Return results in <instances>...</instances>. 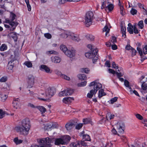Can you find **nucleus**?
<instances>
[{
	"instance_id": "obj_26",
	"label": "nucleus",
	"mask_w": 147,
	"mask_h": 147,
	"mask_svg": "<svg viewBox=\"0 0 147 147\" xmlns=\"http://www.w3.org/2000/svg\"><path fill=\"white\" fill-rule=\"evenodd\" d=\"M115 117L114 115L111 114L110 113H108L107 114L106 116L107 119L108 120L113 119Z\"/></svg>"
},
{
	"instance_id": "obj_53",
	"label": "nucleus",
	"mask_w": 147,
	"mask_h": 147,
	"mask_svg": "<svg viewBox=\"0 0 147 147\" xmlns=\"http://www.w3.org/2000/svg\"><path fill=\"white\" fill-rule=\"evenodd\" d=\"M115 74H116L118 78L123 76V74L121 73V72H118L116 71Z\"/></svg>"
},
{
	"instance_id": "obj_62",
	"label": "nucleus",
	"mask_w": 147,
	"mask_h": 147,
	"mask_svg": "<svg viewBox=\"0 0 147 147\" xmlns=\"http://www.w3.org/2000/svg\"><path fill=\"white\" fill-rule=\"evenodd\" d=\"M130 93L133 94L134 93L136 95L138 96H139V95L137 91L136 90H134V91H131Z\"/></svg>"
},
{
	"instance_id": "obj_14",
	"label": "nucleus",
	"mask_w": 147,
	"mask_h": 147,
	"mask_svg": "<svg viewBox=\"0 0 147 147\" xmlns=\"http://www.w3.org/2000/svg\"><path fill=\"white\" fill-rule=\"evenodd\" d=\"M68 36L69 37H70V38L73 40L76 41L77 42L80 40V39L78 35L69 31Z\"/></svg>"
},
{
	"instance_id": "obj_30",
	"label": "nucleus",
	"mask_w": 147,
	"mask_h": 147,
	"mask_svg": "<svg viewBox=\"0 0 147 147\" xmlns=\"http://www.w3.org/2000/svg\"><path fill=\"white\" fill-rule=\"evenodd\" d=\"M66 94L67 96L70 95L73 93L74 90L73 89L70 88L68 89L67 90H66Z\"/></svg>"
},
{
	"instance_id": "obj_16",
	"label": "nucleus",
	"mask_w": 147,
	"mask_h": 147,
	"mask_svg": "<svg viewBox=\"0 0 147 147\" xmlns=\"http://www.w3.org/2000/svg\"><path fill=\"white\" fill-rule=\"evenodd\" d=\"M80 136L83 137V139L85 141H90L91 139L90 136L87 134H84V131L80 133Z\"/></svg>"
},
{
	"instance_id": "obj_2",
	"label": "nucleus",
	"mask_w": 147,
	"mask_h": 147,
	"mask_svg": "<svg viewBox=\"0 0 147 147\" xmlns=\"http://www.w3.org/2000/svg\"><path fill=\"white\" fill-rule=\"evenodd\" d=\"M94 86V89L92 90L87 95V96L89 98H91L94 94H95L97 90L102 88V84L96 81H94L91 82L89 85V86Z\"/></svg>"
},
{
	"instance_id": "obj_12",
	"label": "nucleus",
	"mask_w": 147,
	"mask_h": 147,
	"mask_svg": "<svg viewBox=\"0 0 147 147\" xmlns=\"http://www.w3.org/2000/svg\"><path fill=\"white\" fill-rule=\"evenodd\" d=\"M117 129L120 133L123 134L124 132V124L122 122H118L116 124Z\"/></svg>"
},
{
	"instance_id": "obj_27",
	"label": "nucleus",
	"mask_w": 147,
	"mask_h": 147,
	"mask_svg": "<svg viewBox=\"0 0 147 147\" xmlns=\"http://www.w3.org/2000/svg\"><path fill=\"white\" fill-rule=\"evenodd\" d=\"M106 94L104 92V90L103 89H101L99 91V94L98 95V97L101 98L102 96L106 95Z\"/></svg>"
},
{
	"instance_id": "obj_8",
	"label": "nucleus",
	"mask_w": 147,
	"mask_h": 147,
	"mask_svg": "<svg viewBox=\"0 0 147 147\" xmlns=\"http://www.w3.org/2000/svg\"><path fill=\"white\" fill-rule=\"evenodd\" d=\"M128 27L127 29L128 32L130 34H133L134 32L136 34H138L139 33V31L135 26H133L130 23L128 24Z\"/></svg>"
},
{
	"instance_id": "obj_23",
	"label": "nucleus",
	"mask_w": 147,
	"mask_h": 147,
	"mask_svg": "<svg viewBox=\"0 0 147 147\" xmlns=\"http://www.w3.org/2000/svg\"><path fill=\"white\" fill-rule=\"evenodd\" d=\"M94 55V52L91 51V52H87L85 54V56L86 57L90 59L93 58Z\"/></svg>"
},
{
	"instance_id": "obj_47",
	"label": "nucleus",
	"mask_w": 147,
	"mask_h": 147,
	"mask_svg": "<svg viewBox=\"0 0 147 147\" xmlns=\"http://www.w3.org/2000/svg\"><path fill=\"white\" fill-rule=\"evenodd\" d=\"M87 83V82L84 81L83 82H82L80 83H79L78 84V85L79 86H84L86 85Z\"/></svg>"
},
{
	"instance_id": "obj_9",
	"label": "nucleus",
	"mask_w": 147,
	"mask_h": 147,
	"mask_svg": "<svg viewBox=\"0 0 147 147\" xmlns=\"http://www.w3.org/2000/svg\"><path fill=\"white\" fill-rule=\"evenodd\" d=\"M35 77L32 75L29 74L27 76V83L28 84V87L29 88L33 86L35 81Z\"/></svg>"
},
{
	"instance_id": "obj_35",
	"label": "nucleus",
	"mask_w": 147,
	"mask_h": 147,
	"mask_svg": "<svg viewBox=\"0 0 147 147\" xmlns=\"http://www.w3.org/2000/svg\"><path fill=\"white\" fill-rule=\"evenodd\" d=\"M120 11V13L122 16H124L125 14V10L123 6H120L119 7Z\"/></svg>"
},
{
	"instance_id": "obj_17",
	"label": "nucleus",
	"mask_w": 147,
	"mask_h": 147,
	"mask_svg": "<svg viewBox=\"0 0 147 147\" xmlns=\"http://www.w3.org/2000/svg\"><path fill=\"white\" fill-rule=\"evenodd\" d=\"M87 47L91 50V51L93 52L94 53H96L98 51V49L91 44L88 45Z\"/></svg>"
},
{
	"instance_id": "obj_3",
	"label": "nucleus",
	"mask_w": 147,
	"mask_h": 147,
	"mask_svg": "<svg viewBox=\"0 0 147 147\" xmlns=\"http://www.w3.org/2000/svg\"><path fill=\"white\" fill-rule=\"evenodd\" d=\"M16 17V15L12 12L10 13V16L9 19L6 20V22L8 23L12 28V31H13L15 28L18 25L17 22L14 21Z\"/></svg>"
},
{
	"instance_id": "obj_21",
	"label": "nucleus",
	"mask_w": 147,
	"mask_h": 147,
	"mask_svg": "<svg viewBox=\"0 0 147 147\" xmlns=\"http://www.w3.org/2000/svg\"><path fill=\"white\" fill-rule=\"evenodd\" d=\"M47 129H49L50 128H57L58 127V125L56 123H54L53 124H48L47 125Z\"/></svg>"
},
{
	"instance_id": "obj_37",
	"label": "nucleus",
	"mask_w": 147,
	"mask_h": 147,
	"mask_svg": "<svg viewBox=\"0 0 147 147\" xmlns=\"http://www.w3.org/2000/svg\"><path fill=\"white\" fill-rule=\"evenodd\" d=\"M36 108L42 113H45L46 110V109L43 107H37Z\"/></svg>"
},
{
	"instance_id": "obj_38",
	"label": "nucleus",
	"mask_w": 147,
	"mask_h": 147,
	"mask_svg": "<svg viewBox=\"0 0 147 147\" xmlns=\"http://www.w3.org/2000/svg\"><path fill=\"white\" fill-rule=\"evenodd\" d=\"M24 64L26 65L28 67H32V64L30 61H25L24 63Z\"/></svg>"
},
{
	"instance_id": "obj_28",
	"label": "nucleus",
	"mask_w": 147,
	"mask_h": 147,
	"mask_svg": "<svg viewBox=\"0 0 147 147\" xmlns=\"http://www.w3.org/2000/svg\"><path fill=\"white\" fill-rule=\"evenodd\" d=\"M78 77L80 80H86L87 77L86 75L84 74H79L77 76Z\"/></svg>"
},
{
	"instance_id": "obj_33",
	"label": "nucleus",
	"mask_w": 147,
	"mask_h": 147,
	"mask_svg": "<svg viewBox=\"0 0 147 147\" xmlns=\"http://www.w3.org/2000/svg\"><path fill=\"white\" fill-rule=\"evenodd\" d=\"M46 53L48 55L50 54L57 55L58 54L57 52L53 50L48 51L46 52Z\"/></svg>"
},
{
	"instance_id": "obj_52",
	"label": "nucleus",
	"mask_w": 147,
	"mask_h": 147,
	"mask_svg": "<svg viewBox=\"0 0 147 147\" xmlns=\"http://www.w3.org/2000/svg\"><path fill=\"white\" fill-rule=\"evenodd\" d=\"M117 99L118 97H115L114 98H112L110 100L111 103L112 104H113L114 102H116L117 100Z\"/></svg>"
},
{
	"instance_id": "obj_57",
	"label": "nucleus",
	"mask_w": 147,
	"mask_h": 147,
	"mask_svg": "<svg viewBox=\"0 0 147 147\" xmlns=\"http://www.w3.org/2000/svg\"><path fill=\"white\" fill-rule=\"evenodd\" d=\"M44 36H45L48 38V39H50L51 38V35L49 33H47L45 34H44Z\"/></svg>"
},
{
	"instance_id": "obj_54",
	"label": "nucleus",
	"mask_w": 147,
	"mask_h": 147,
	"mask_svg": "<svg viewBox=\"0 0 147 147\" xmlns=\"http://www.w3.org/2000/svg\"><path fill=\"white\" fill-rule=\"evenodd\" d=\"M116 41L117 40L115 37L112 36L111 40V42L112 44H114Z\"/></svg>"
},
{
	"instance_id": "obj_63",
	"label": "nucleus",
	"mask_w": 147,
	"mask_h": 147,
	"mask_svg": "<svg viewBox=\"0 0 147 147\" xmlns=\"http://www.w3.org/2000/svg\"><path fill=\"white\" fill-rule=\"evenodd\" d=\"M136 117L140 120H142L143 119V117L140 114H138L136 115Z\"/></svg>"
},
{
	"instance_id": "obj_34",
	"label": "nucleus",
	"mask_w": 147,
	"mask_h": 147,
	"mask_svg": "<svg viewBox=\"0 0 147 147\" xmlns=\"http://www.w3.org/2000/svg\"><path fill=\"white\" fill-rule=\"evenodd\" d=\"M94 53V55L93 56V58L92 59L93 63H94L98 59V55H97V53Z\"/></svg>"
},
{
	"instance_id": "obj_5",
	"label": "nucleus",
	"mask_w": 147,
	"mask_h": 147,
	"mask_svg": "<svg viewBox=\"0 0 147 147\" xmlns=\"http://www.w3.org/2000/svg\"><path fill=\"white\" fill-rule=\"evenodd\" d=\"M70 140L71 138L69 136L65 135L61 138L56 139L55 142V144L57 145H59L60 144L65 145Z\"/></svg>"
},
{
	"instance_id": "obj_44",
	"label": "nucleus",
	"mask_w": 147,
	"mask_h": 147,
	"mask_svg": "<svg viewBox=\"0 0 147 147\" xmlns=\"http://www.w3.org/2000/svg\"><path fill=\"white\" fill-rule=\"evenodd\" d=\"M59 94V96H67L66 90H63L60 92Z\"/></svg>"
},
{
	"instance_id": "obj_49",
	"label": "nucleus",
	"mask_w": 147,
	"mask_h": 147,
	"mask_svg": "<svg viewBox=\"0 0 147 147\" xmlns=\"http://www.w3.org/2000/svg\"><path fill=\"white\" fill-rule=\"evenodd\" d=\"M137 10L134 8H132L130 11V13L132 15L136 14L137 13Z\"/></svg>"
},
{
	"instance_id": "obj_18",
	"label": "nucleus",
	"mask_w": 147,
	"mask_h": 147,
	"mask_svg": "<svg viewBox=\"0 0 147 147\" xmlns=\"http://www.w3.org/2000/svg\"><path fill=\"white\" fill-rule=\"evenodd\" d=\"M16 60V58L14 57V58L13 59L11 60L8 63V69L9 70H12L13 67V63H12L14 61Z\"/></svg>"
},
{
	"instance_id": "obj_58",
	"label": "nucleus",
	"mask_w": 147,
	"mask_h": 147,
	"mask_svg": "<svg viewBox=\"0 0 147 147\" xmlns=\"http://www.w3.org/2000/svg\"><path fill=\"white\" fill-rule=\"evenodd\" d=\"M137 50L138 51L139 53L140 54V55L141 56H142L143 55V52L142 49L141 48L138 47L137 48Z\"/></svg>"
},
{
	"instance_id": "obj_50",
	"label": "nucleus",
	"mask_w": 147,
	"mask_h": 147,
	"mask_svg": "<svg viewBox=\"0 0 147 147\" xmlns=\"http://www.w3.org/2000/svg\"><path fill=\"white\" fill-rule=\"evenodd\" d=\"M131 56L132 57L136 55V50L134 49L133 48H131Z\"/></svg>"
},
{
	"instance_id": "obj_25",
	"label": "nucleus",
	"mask_w": 147,
	"mask_h": 147,
	"mask_svg": "<svg viewBox=\"0 0 147 147\" xmlns=\"http://www.w3.org/2000/svg\"><path fill=\"white\" fill-rule=\"evenodd\" d=\"M75 124V123L71 122L67 123L65 125V127L67 130H70L73 128V126Z\"/></svg>"
},
{
	"instance_id": "obj_24",
	"label": "nucleus",
	"mask_w": 147,
	"mask_h": 147,
	"mask_svg": "<svg viewBox=\"0 0 147 147\" xmlns=\"http://www.w3.org/2000/svg\"><path fill=\"white\" fill-rule=\"evenodd\" d=\"M69 35V31H65L60 35V37L62 38H66Z\"/></svg>"
},
{
	"instance_id": "obj_39",
	"label": "nucleus",
	"mask_w": 147,
	"mask_h": 147,
	"mask_svg": "<svg viewBox=\"0 0 147 147\" xmlns=\"http://www.w3.org/2000/svg\"><path fill=\"white\" fill-rule=\"evenodd\" d=\"M87 39L91 41H93L94 39V36L92 35H88L86 36Z\"/></svg>"
},
{
	"instance_id": "obj_36",
	"label": "nucleus",
	"mask_w": 147,
	"mask_h": 147,
	"mask_svg": "<svg viewBox=\"0 0 147 147\" xmlns=\"http://www.w3.org/2000/svg\"><path fill=\"white\" fill-rule=\"evenodd\" d=\"M114 8V6L112 4H108L106 7V8L108 9L109 11H112Z\"/></svg>"
},
{
	"instance_id": "obj_10",
	"label": "nucleus",
	"mask_w": 147,
	"mask_h": 147,
	"mask_svg": "<svg viewBox=\"0 0 147 147\" xmlns=\"http://www.w3.org/2000/svg\"><path fill=\"white\" fill-rule=\"evenodd\" d=\"M76 51L73 47H71V49H68L65 52V55L70 58H72L74 57L76 54Z\"/></svg>"
},
{
	"instance_id": "obj_56",
	"label": "nucleus",
	"mask_w": 147,
	"mask_h": 147,
	"mask_svg": "<svg viewBox=\"0 0 147 147\" xmlns=\"http://www.w3.org/2000/svg\"><path fill=\"white\" fill-rule=\"evenodd\" d=\"M143 53L144 55L147 54V45H146L143 49Z\"/></svg>"
},
{
	"instance_id": "obj_59",
	"label": "nucleus",
	"mask_w": 147,
	"mask_h": 147,
	"mask_svg": "<svg viewBox=\"0 0 147 147\" xmlns=\"http://www.w3.org/2000/svg\"><path fill=\"white\" fill-rule=\"evenodd\" d=\"M124 85L126 87H128L129 86V83L127 80H125L124 81Z\"/></svg>"
},
{
	"instance_id": "obj_4",
	"label": "nucleus",
	"mask_w": 147,
	"mask_h": 147,
	"mask_svg": "<svg viewBox=\"0 0 147 147\" xmlns=\"http://www.w3.org/2000/svg\"><path fill=\"white\" fill-rule=\"evenodd\" d=\"M93 18L94 14L92 12L89 11L86 13L84 19V23L86 26L89 27L92 24Z\"/></svg>"
},
{
	"instance_id": "obj_11",
	"label": "nucleus",
	"mask_w": 147,
	"mask_h": 147,
	"mask_svg": "<svg viewBox=\"0 0 147 147\" xmlns=\"http://www.w3.org/2000/svg\"><path fill=\"white\" fill-rule=\"evenodd\" d=\"M5 91H7V90L3 88L1 89L0 93V97L2 102H4L7 97V93Z\"/></svg>"
},
{
	"instance_id": "obj_29",
	"label": "nucleus",
	"mask_w": 147,
	"mask_h": 147,
	"mask_svg": "<svg viewBox=\"0 0 147 147\" xmlns=\"http://www.w3.org/2000/svg\"><path fill=\"white\" fill-rule=\"evenodd\" d=\"M81 71L82 73L88 74L90 72V70L88 68H83L81 69Z\"/></svg>"
},
{
	"instance_id": "obj_45",
	"label": "nucleus",
	"mask_w": 147,
	"mask_h": 147,
	"mask_svg": "<svg viewBox=\"0 0 147 147\" xmlns=\"http://www.w3.org/2000/svg\"><path fill=\"white\" fill-rule=\"evenodd\" d=\"M142 88L143 90H146L147 89V84L145 82H144L142 85Z\"/></svg>"
},
{
	"instance_id": "obj_43",
	"label": "nucleus",
	"mask_w": 147,
	"mask_h": 147,
	"mask_svg": "<svg viewBox=\"0 0 147 147\" xmlns=\"http://www.w3.org/2000/svg\"><path fill=\"white\" fill-rule=\"evenodd\" d=\"M61 77L62 78L65 80H67L69 81L70 80V78L65 74H62L61 76Z\"/></svg>"
},
{
	"instance_id": "obj_48",
	"label": "nucleus",
	"mask_w": 147,
	"mask_h": 147,
	"mask_svg": "<svg viewBox=\"0 0 147 147\" xmlns=\"http://www.w3.org/2000/svg\"><path fill=\"white\" fill-rule=\"evenodd\" d=\"M5 114V112L3 111L0 109V119L2 118L4 116Z\"/></svg>"
},
{
	"instance_id": "obj_46",
	"label": "nucleus",
	"mask_w": 147,
	"mask_h": 147,
	"mask_svg": "<svg viewBox=\"0 0 147 147\" xmlns=\"http://www.w3.org/2000/svg\"><path fill=\"white\" fill-rule=\"evenodd\" d=\"M110 31V29L108 28V27L107 26H106L103 29V31L106 32V35L107 34V33H108Z\"/></svg>"
},
{
	"instance_id": "obj_32",
	"label": "nucleus",
	"mask_w": 147,
	"mask_h": 147,
	"mask_svg": "<svg viewBox=\"0 0 147 147\" xmlns=\"http://www.w3.org/2000/svg\"><path fill=\"white\" fill-rule=\"evenodd\" d=\"M13 141L16 144H18L21 143L22 142V140H19L18 138L16 137L14 139Z\"/></svg>"
},
{
	"instance_id": "obj_22",
	"label": "nucleus",
	"mask_w": 147,
	"mask_h": 147,
	"mask_svg": "<svg viewBox=\"0 0 147 147\" xmlns=\"http://www.w3.org/2000/svg\"><path fill=\"white\" fill-rule=\"evenodd\" d=\"M13 107L16 109H20L21 107L20 102H13Z\"/></svg>"
},
{
	"instance_id": "obj_1",
	"label": "nucleus",
	"mask_w": 147,
	"mask_h": 147,
	"mask_svg": "<svg viewBox=\"0 0 147 147\" xmlns=\"http://www.w3.org/2000/svg\"><path fill=\"white\" fill-rule=\"evenodd\" d=\"M30 127V120L29 119L26 118L22 120L21 126L17 127V130L20 134L27 135L28 134Z\"/></svg>"
},
{
	"instance_id": "obj_40",
	"label": "nucleus",
	"mask_w": 147,
	"mask_h": 147,
	"mask_svg": "<svg viewBox=\"0 0 147 147\" xmlns=\"http://www.w3.org/2000/svg\"><path fill=\"white\" fill-rule=\"evenodd\" d=\"M7 49V47L5 44H2L0 48V50L1 51H3L6 50Z\"/></svg>"
},
{
	"instance_id": "obj_6",
	"label": "nucleus",
	"mask_w": 147,
	"mask_h": 147,
	"mask_svg": "<svg viewBox=\"0 0 147 147\" xmlns=\"http://www.w3.org/2000/svg\"><path fill=\"white\" fill-rule=\"evenodd\" d=\"M52 140L49 138L41 139L39 141V146L38 147H50Z\"/></svg>"
},
{
	"instance_id": "obj_51",
	"label": "nucleus",
	"mask_w": 147,
	"mask_h": 147,
	"mask_svg": "<svg viewBox=\"0 0 147 147\" xmlns=\"http://www.w3.org/2000/svg\"><path fill=\"white\" fill-rule=\"evenodd\" d=\"M41 95L43 96V98H39L38 99L41 100H43V101H47V100L49 99V98H47L46 100H43V99H45L46 98L45 97V93H42L41 94Z\"/></svg>"
},
{
	"instance_id": "obj_60",
	"label": "nucleus",
	"mask_w": 147,
	"mask_h": 147,
	"mask_svg": "<svg viewBox=\"0 0 147 147\" xmlns=\"http://www.w3.org/2000/svg\"><path fill=\"white\" fill-rule=\"evenodd\" d=\"M125 31L126 29L125 27L123 28V26L121 27V31L122 34H125Z\"/></svg>"
},
{
	"instance_id": "obj_61",
	"label": "nucleus",
	"mask_w": 147,
	"mask_h": 147,
	"mask_svg": "<svg viewBox=\"0 0 147 147\" xmlns=\"http://www.w3.org/2000/svg\"><path fill=\"white\" fill-rule=\"evenodd\" d=\"M112 67L115 69H118V66L114 62H113L112 63Z\"/></svg>"
},
{
	"instance_id": "obj_7",
	"label": "nucleus",
	"mask_w": 147,
	"mask_h": 147,
	"mask_svg": "<svg viewBox=\"0 0 147 147\" xmlns=\"http://www.w3.org/2000/svg\"><path fill=\"white\" fill-rule=\"evenodd\" d=\"M55 92V89L53 88L49 87L46 89L45 91V97L46 98L43 99L46 100L47 98H50L53 96Z\"/></svg>"
},
{
	"instance_id": "obj_64",
	"label": "nucleus",
	"mask_w": 147,
	"mask_h": 147,
	"mask_svg": "<svg viewBox=\"0 0 147 147\" xmlns=\"http://www.w3.org/2000/svg\"><path fill=\"white\" fill-rule=\"evenodd\" d=\"M142 123L144 125L147 127V119H144L142 121Z\"/></svg>"
},
{
	"instance_id": "obj_13",
	"label": "nucleus",
	"mask_w": 147,
	"mask_h": 147,
	"mask_svg": "<svg viewBox=\"0 0 147 147\" xmlns=\"http://www.w3.org/2000/svg\"><path fill=\"white\" fill-rule=\"evenodd\" d=\"M86 146V143L84 140L80 142L77 141L75 142H72L70 145L71 147H76L78 146Z\"/></svg>"
},
{
	"instance_id": "obj_19",
	"label": "nucleus",
	"mask_w": 147,
	"mask_h": 147,
	"mask_svg": "<svg viewBox=\"0 0 147 147\" xmlns=\"http://www.w3.org/2000/svg\"><path fill=\"white\" fill-rule=\"evenodd\" d=\"M51 61L55 63H58L61 61V59L58 57H51Z\"/></svg>"
},
{
	"instance_id": "obj_15",
	"label": "nucleus",
	"mask_w": 147,
	"mask_h": 147,
	"mask_svg": "<svg viewBox=\"0 0 147 147\" xmlns=\"http://www.w3.org/2000/svg\"><path fill=\"white\" fill-rule=\"evenodd\" d=\"M39 68L40 70L42 71H45L47 73H51L49 68L46 65H42L40 66Z\"/></svg>"
},
{
	"instance_id": "obj_31",
	"label": "nucleus",
	"mask_w": 147,
	"mask_h": 147,
	"mask_svg": "<svg viewBox=\"0 0 147 147\" xmlns=\"http://www.w3.org/2000/svg\"><path fill=\"white\" fill-rule=\"evenodd\" d=\"M60 49L65 54V52L68 50L67 47L65 45H62L60 46Z\"/></svg>"
},
{
	"instance_id": "obj_55",
	"label": "nucleus",
	"mask_w": 147,
	"mask_h": 147,
	"mask_svg": "<svg viewBox=\"0 0 147 147\" xmlns=\"http://www.w3.org/2000/svg\"><path fill=\"white\" fill-rule=\"evenodd\" d=\"M83 124L79 123L77 124L76 126V128L78 129H79L82 127Z\"/></svg>"
},
{
	"instance_id": "obj_41",
	"label": "nucleus",
	"mask_w": 147,
	"mask_h": 147,
	"mask_svg": "<svg viewBox=\"0 0 147 147\" xmlns=\"http://www.w3.org/2000/svg\"><path fill=\"white\" fill-rule=\"evenodd\" d=\"M138 25L139 28L141 29H143L144 27L143 21L142 20L140 21L138 23Z\"/></svg>"
},
{
	"instance_id": "obj_20",
	"label": "nucleus",
	"mask_w": 147,
	"mask_h": 147,
	"mask_svg": "<svg viewBox=\"0 0 147 147\" xmlns=\"http://www.w3.org/2000/svg\"><path fill=\"white\" fill-rule=\"evenodd\" d=\"M73 100H74L73 98L68 97L64 98L63 100V101L65 104H68L71 102Z\"/></svg>"
},
{
	"instance_id": "obj_42",
	"label": "nucleus",
	"mask_w": 147,
	"mask_h": 147,
	"mask_svg": "<svg viewBox=\"0 0 147 147\" xmlns=\"http://www.w3.org/2000/svg\"><path fill=\"white\" fill-rule=\"evenodd\" d=\"M84 124H86L90 123L91 122V120L88 118L84 119L83 120Z\"/></svg>"
}]
</instances>
